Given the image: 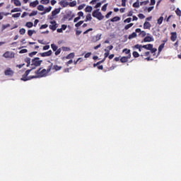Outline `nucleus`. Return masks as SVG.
Returning a JSON list of instances; mask_svg holds the SVG:
<instances>
[{"mask_svg":"<svg viewBox=\"0 0 181 181\" xmlns=\"http://www.w3.org/2000/svg\"><path fill=\"white\" fill-rule=\"evenodd\" d=\"M105 52H105V54H104V57H105V59H107L110 55V50L105 49Z\"/></svg>","mask_w":181,"mask_h":181,"instance_id":"30","label":"nucleus"},{"mask_svg":"<svg viewBox=\"0 0 181 181\" xmlns=\"http://www.w3.org/2000/svg\"><path fill=\"white\" fill-rule=\"evenodd\" d=\"M51 47H52L53 52H55L59 49L58 47L55 44H52Z\"/></svg>","mask_w":181,"mask_h":181,"instance_id":"27","label":"nucleus"},{"mask_svg":"<svg viewBox=\"0 0 181 181\" xmlns=\"http://www.w3.org/2000/svg\"><path fill=\"white\" fill-rule=\"evenodd\" d=\"M36 54H37V51H33V52L29 53V54H28V56H29L30 57H34Z\"/></svg>","mask_w":181,"mask_h":181,"instance_id":"40","label":"nucleus"},{"mask_svg":"<svg viewBox=\"0 0 181 181\" xmlns=\"http://www.w3.org/2000/svg\"><path fill=\"white\" fill-rule=\"evenodd\" d=\"M133 49H138V51L141 52L143 47H141V45L136 44V45H134V46L133 47Z\"/></svg>","mask_w":181,"mask_h":181,"instance_id":"17","label":"nucleus"},{"mask_svg":"<svg viewBox=\"0 0 181 181\" xmlns=\"http://www.w3.org/2000/svg\"><path fill=\"white\" fill-rule=\"evenodd\" d=\"M112 14V11H110L107 13V15L105 16L106 18H109L110 15Z\"/></svg>","mask_w":181,"mask_h":181,"instance_id":"63","label":"nucleus"},{"mask_svg":"<svg viewBox=\"0 0 181 181\" xmlns=\"http://www.w3.org/2000/svg\"><path fill=\"white\" fill-rule=\"evenodd\" d=\"M91 55V53L90 52H88L87 54H85V59H88L90 57V56Z\"/></svg>","mask_w":181,"mask_h":181,"instance_id":"61","label":"nucleus"},{"mask_svg":"<svg viewBox=\"0 0 181 181\" xmlns=\"http://www.w3.org/2000/svg\"><path fill=\"white\" fill-rule=\"evenodd\" d=\"M37 9H38L40 11H43L45 10V7L44 6L39 5Z\"/></svg>","mask_w":181,"mask_h":181,"instance_id":"46","label":"nucleus"},{"mask_svg":"<svg viewBox=\"0 0 181 181\" xmlns=\"http://www.w3.org/2000/svg\"><path fill=\"white\" fill-rule=\"evenodd\" d=\"M93 28H88L87 30H86V31L83 33V35H86L87 33H89V32L93 31Z\"/></svg>","mask_w":181,"mask_h":181,"instance_id":"56","label":"nucleus"},{"mask_svg":"<svg viewBox=\"0 0 181 181\" xmlns=\"http://www.w3.org/2000/svg\"><path fill=\"white\" fill-rule=\"evenodd\" d=\"M83 24V21H78V23L75 24V27L76 28H79Z\"/></svg>","mask_w":181,"mask_h":181,"instance_id":"45","label":"nucleus"},{"mask_svg":"<svg viewBox=\"0 0 181 181\" xmlns=\"http://www.w3.org/2000/svg\"><path fill=\"white\" fill-rule=\"evenodd\" d=\"M119 21H120V18L119 16H115L113 18L110 19V21L112 23H115V22H117Z\"/></svg>","mask_w":181,"mask_h":181,"instance_id":"18","label":"nucleus"},{"mask_svg":"<svg viewBox=\"0 0 181 181\" xmlns=\"http://www.w3.org/2000/svg\"><path fill=\"white\" fill-rule=\"evenodd\" d=\"M163 47H165V43L160 44L158 47V52L160 53L163 51Z\"/></svg>","mask_w":181,"mask_h":181,"instance_id":"32","label":"nucleus"},{"mask_svg":"<svg viewBox=\"0 0 181 181\" xmlns=\"http://www.w3.org/2000/svg\"><path fill=\"white\" fill-rule=\"evenodd\" d=\"M35 15H37V11H33L32 13H30L29 16L33 17L35 16Z\"/></svg>","mask_w":181,"mask_h":181,"instance_id":"38","label":"nucleus"},{"mask_svg":"<svg viewBox=\"0 0 181 181\" xmlns=\"http://www.w3.org/2000/svg\"><path fill=\"white\" fill-rule=\"evenodd\" d=\"M37 5H39L38 0H35V1L30 3V7H31V8H35Z\"/></svg>","mask_w":181,"mask_h":181,"instance_id":"15","label":"nucleus"},{"mask_svg":"<svg viewBox=\"0 0 181 181\" xmlns=\"http://www.w3.org/2000/svg\"><path fill=\"white\" fill-rule=\"evenodd\" d=\"M139 52H136V51H134L133 52V57H134V58H139Z\"/></svg>","mask_w":181,"mask_h":181,"instance_id":"35","label":"nucleus"},{"mask_svg":"<svg viewBox=\"0 0 181 181\" xmlns=\"http://www.w3.org/2000/svg\"><path fill=\"white\" fill-rule=\"evenodd\" d=\"M47 28H48L47 24L42 25L41 27H40V30L45 29Z\"/></svg>","mask_w":181,"mask_h":181,"instance_id":"52","label":"nucleus"},{"mask_svg":"<svg viewBox=\"0 0 181 181\" xmlns=\"http://www.w3.org/2000/svg\"><path fill=\"white\" fill-rule=\"evenodd\" d=\"M74 53L71 52V54H69L66 57V59H74Z\"/></svg>","mask_w":181,"mask_h":181,"instance_id":"28","label":"nucleus"},{"mask_svg":"<svg viewBox=\"0 0 181 181\" xmlns=\"http://www.w3.org/2000/svg\"><path fill=\"white\" fill-rule=\"evenodd\" d=\"M62 69V66H59L58 65L53 66L52 69L55 70V71H59Z\"/></svg>","mask_w":181,"mask_h":181,"instance_id":"22","label":"nucleus"},{"mask_svg":"<svg viewBox=\"0 0 181 181\" xmlns=\"http://www.w3.org/2000/svg\"><path fill=\"white\" fill-rule=\"evenodd\" d=\"M25 62L27 64L26 66L29 67L31 66V69L34 70L36 68L39 67L41 66L42 63V60L40 59L39 57H35L32 60L29 57H26L25 59Z\"/></svg>","mask_w":181,"mask_h":181,"instance_id":"2","label":"nucleus"},{"mask_svg":"<svg viewBox=\"0 0 181 181\" xmlns=\"http://www.w3.org/2000/svg\"><path fill=\"white\" fill-rule=\"evenodd\" d=\"M176 15L178 16L179 17L181 16V10L180 8H177L175 11Z\"/></svg>","mask_w":181,"mask_h":181,"instance_id":"43","label":"nucleus"},{"mask_svg":"<svg viewBox=\"0 0 181 181\" xmlns=\"http://www.w3.org/2000/svg\"><path fill=\"white\" fill-rule=\"evenodd\" d=\"M150 28H151V24L149 23V22H148V21H146V22H144V30H150Z\"/></svg>","mask_w":181,"mask_h":181,"instance_id":"13","label":"nucleus"},{"mask_svg":"<svg viewBox=\"0 0 181 181\" xmlns=\"http://www.w3.org/2000/svg\"><path fill=\"white\" fill-rule=\"evenodd\" d=\"M14 71L11 69V68H7V69L4 70V76H14Z\"/></svg>","mask_w":181,"mask_h":181,"instance_id":"5","label":"nucleus"},{"mask_svg":"<svg viewBox=\"0 0 181 181\" xmlns=\"http://www.w3.org/2000/svg\"><path fill=\"white\" fill-rule=\"evenodd\" d=\"M33 69H27L25 73L23 74L22 78H21V81H28L33 78H41L47 76L49 73H50L52 70V65L48 66V69H45L40 68L38 70H36L35 72V76H30L28 75Z\"/></svg>","mask_w":181,"mask_h":181,"instance_id":"1","label":"nucleus"},{"mask_svg":"<svg viewBox=\"0 0 181 181\" xmlns=\"http://www.w3.org/2000/svg\"><path fill=\"white\" fill-rule=\"evenodd\" d=\"M83 16H84V13L83 11H79L78 13V17L81 18V17H83Z\"/></svg>","mask_w":181,"mask_h":181,"instance_id":"54","label":"nucleus"},{"mask_svg":"<svg viewBox=\"0 0 181 181\" xmlns=\"http://www.w3.org/2000/svg\"><path fill=\"white\" fill-rule=\"evenodd\" d=\"M50 2V0H41V4L43 5H47Z\"/></svg>","mask_w":181,"mask_h":181,"instance_id":"37","label":"nucleus"},{"mask_svg":"<svg viewBox=\"0 0 181 181\" xmlns=\"http://www.w3.org/2000/svg\"><path fill=\"white\" fill-rule=\"evenodd\" d=\"M76 5H77L76 1H73L69 3V7H71V8H74V7H75Z\"/></svg>","mask_w":181,"mask_h":181,"instance_id":"20","label":"nucleus"},{"mask_svg":"<svg viewBox=\"0 0 181 181\" xmlns=\"http://www.w3.org/2000/svg\"><path fill=\"white\" fill-rule=\"evenodd\" d=\"M153 44H147L145 45H141V47H142L143 49H146L147 50L151 49L153 48Z\"/></svg>","mask_w":181,"mask_h":181,"instance_id":"14","label":"nucleus"},{"mask_svg":"<svg viewBox=\"0 0 181 181\" xmlns=\"http://www.w3.org/2000/svg\"><path fill=\"white\" fill-rule=\"evenodd\" d=\"M27 52H28V49H22L19 52L20 54H23V53H27Z\"/></svg>","mask_w":181,"mask_h":181,"instance_id":"53","label":"nucleus"},{"mask_svg":"<svg viewBox=\"0 0 181 181\" xmlns=\"http://www.w3.org/2000/svg\"><path fill=\"white\" fill-rule=\"evenodd\" d=\"M138 18H139L140 19H144L145 18V16H144L143 13H139L138 14Z\"/></svg>","mask_w":181,"mask_h":181,"instance_id":"58","label":"nucleus"},{"mask_svg":"<svg viewBox=\"0 0 181 181\" xmlns=\"http://www.w3.org/2000/svg\"><path fill=\"white\" fill-rule=\"evenodd\" d=\"M52 53L53 52L51 49H49V51L40 53L39 55L41 56L42 57H50Z\"/></svg>","mask_w":181,"mask_h":181,"instance_id":"7","label":"nucleus"},{"mask_svg":"<svg viewBox=\"0 0 181 181\" xmlns=\"http://www.w3.org/2000/svg\"><path fill=\"white\" fill-rule=\"evenodd\" d=\"M34 33H35V30H29L28 31V34L30 37H31Z\"/></svg>","mask_w":181,"mask_h":181,"instance_id":"44","label":"nucleus"},{"mask_svg":"<svg viewBox=\"0 0 181 181\" xmlns=\"http://www.w3.org/2000/svg\"><path fill=\"white\" fill-rule=\"evenodd\" d=\"M19 33H20V35H24L25 33V28H21L20 30H19Z\"/></svg>","mask_w":181,"mask_h":181,"instance_id":"42","label":"nucleus"},{"mask_svg":"<svg viewBox=\"0 0 181 181\" xmlns=\"http://www.w3.org/2000/svg\"><path fill=\"white\" fill-rule=\"evenodd\" d=\"M86 4H81V5H80V6H78V11H81V10H82V9H83L85 7H86Z\"/></svg>","mask_w":181,"mask_h":181,"instance_id":"49","label":"nucleus"},{"mask_svg":"<svg viewBox=\"0 0 181 181\" xmlns=\"http://www.w3.org/2000/svg\"><path fill=\"white\" fill-rule=\"evenodd\" d=\"M103 62H104V61H103V60L98 62L97 64H94L93 66L96 67L98 65H100V64H103Z\"/></svg>","mask_w":181,"mask_h":181,"instance_id":"57","label":"nucleus"},{"mask_svg":"<svg viewBox=\"0 0 181 181\" xmlns=\"http://www.w3.org/2000/svg\"><path fill=\"white\" fill-rule=\"evenodd\" d=\"M14 12H21V8H16L14 9H12V11H11V13H14Z\"/></svg>","mask_w":181,"mask_h":181,"instance_id":"39","label":"nucleus"},{"mask_svg":"<svg viewBox=\"0 0 181 181\" xmlns=\"http://www.w3.org/2000/svg\"><path fill=\"white\" fill-rule=\"evenodd\" d=\"M10 27H11V24H9V23H7L6 25H2V28H1V30L3 32L6 28H10Z\"/></svg>","mask_w":181,"mask_h":181,"instance_id":"21","label":"nucleus"},{"mask_svg":"<svg viewBox=\"0 0 181 181\" xmlns=\"http://www.w3.org/2000/svg\"><path fill=\"white\" fill-rule=\"evenodd\" d=\"M13 4L16 6H21V2L19 0H14Z\"/></svg>","mask_w":181,"mask_h":181,"instance_id":"26","label":"nucleus"},{"mask_svg":"<svg viewBox=\"0 0 181 181\" xmlns=\"http://www.w3.org/2000/svg\"><path fill=\"white\" fill-rule=\"evenodd\" d=\"M148 50L151 51V53H152L153 56H156V52L158 51V49L152 47V49H149Z\"/></svg>","mask_w":181,"mask_h":181,"instance_id":"31","label":"nucleus"},{"mask_svg":"<svg viewBox=\"0 0 181 181\" xmlns=\"http://www.w3.org/2000/svg\"><path fill=\"white\" fill-rule=\"evenodd\" d=\"M98 0H92V1L89 2L90 5H95Z\"/></svg>","mask_w":181,"mask_h":181,"instance_id":"62","label":"nucleus"},{"mask_svg":"<svg viewBox=\"0 0 181 181\" xmlns=\"http://www.w3.org/2000/svg\"><path fill=\"white\" fill-rule=\"evenodd\" d=\"M170 40L173 42H175L176 39L177 38V34L176 32L170 33Z\"/></svg>","mask_w":181,"mask_h":181,"instance_id":"10","label":"nucleus"},{"mask_svg":"<svg viewBox=\"0 0 181 181\" xmlns=\"http://www.w3.org/2000/svg\"><path fill=\"white\" fill-rule=\"evenodd\" d=\"M59 5H61L62 8H66L69 6V2L65 0H62L61 2H59Z\"/></svg>","mask_w":181,"mask_h":181,"instance_id":"12","label":"nucleus"},{"mask_svg":"<svg viewBox=\"0 0 181 181\" xmlns=\"http://www.w3.org/2000/svg\"><path fill=\"white\" fill-rule=\"evenodd\" d=\"M163 21V17L160 16L158 20H157V24H158L159 25L162 24Z\"/></svg>","mask_w":181,"mask_h":181,"instance_id":"34","label":"nucleus"},{"mask_svg":"<svg viewBox=\"0 0 181 181\" xmlns=\"http://www.w3.org/2000/svg\"><path fill=\"white\" fill-rule=\"evenodd\" d=\"M140 7L139 0H136V2L133 4V8H139Z\"/></svg>","mask_w":181,"mask_h":181,"instance_id":"24","label":"nucleus"},{"mask_svg":"<svg viewBox=\"0 0 181 181\" xmlns=\"http://www.w3.org/2000/svg\"><path fill=\"white\" fill-rule=\"evenodd\" d=\"M102 35V34H98L97 35L92 37V42L94 43L97 42L101 39Z\"/></svg>","mask_w":181,"mask_h":181,"instance_id":"9","label":"nucleus"},{"mask_svg":"<svg viewBox=\"0 0 181 181\" xmlns=\"http://www.w3.org/2000/svg\"><path fill=\"white\" fill-rule=\"evenodd\" d=\"M123 53L127 54V56H132V53L130 52V49H124Z\"/></svg>","mask_w":181,"mask_h":181,"instance_id":"23","label":"nucleus"},{"mask_svg":"<svg viewBox=\"0 0 181 181\" xmlns=\"http://www.w3.org/2000/svg\"><path fill=\"white\" fill-rule=\"evenodd\" d=\"M132 58V55H127V57H122L120 58L121 63H127L129 62V59Z\"/></svg>","mask_w":181,"mask_h":181,"instance_id":"8","label":"nucleus"},{"mask_svg":"<svg viewBox=\"0 0 181 181\" xmlns=\"http://www.w3.org/2000/svg\"><path fill=\"white\" fill-rule=\"evenodd\" d=\"M49 49H50V45H45V47H43L42 49L43 51H47Z\"/></svg>","mask_w":181,"mask_h":181,"instance_id":"51","label":"nucleus"},{"mask_svg":"<svg viewBox=\"0 0 181 181\" xmlns=\"http://www.w3.org/2000/svg\"><path fill=\"white\" fill-rule=\"evenodd\" d=\"M25 26L30 28L34 25H33V23L32 22H27L26 24H25Z\"/></svg>","mask_w":181,"mask_h":181,"instance_id":"36","label":"nucleus"},{"mask_svg":"<svg viewBox=\"0 0 181 181\" xmlns=\"http://www.w3.org/2000/svg\"><path fill=\"white\" fill-rule=\"evenodd\" d=\"M21 13H16L13 14L12 17L13 18H19V17H21Z\"/></svg>","mask_w":181,"mask_h":181,"instance_id":"47","label":"nucleus"},{"mask_svg":"<svg viewBox=\"0 0 181 181\" xmlns=\"http://www.w3.org/2000/svg\"><path fill=\"white\" fill-rule=\"evenodd\" d=\"M134 25V23H129L124 26V30H128L130 28Z\"/></svg>","mask_w":181,"mask_h":181,"instance_id":"33","label":"nucleus"},{"mask_svg":"<svg viewBox=\"0 0 181 181\" xmlns=\"http://www.w3.org/2000/svg\"><path fill=\"white\" fill-rule=\"evenodd\" d=\"M3 57L4 59H14L15 54H14V52H11L10 51H6L3 54Z\"/></svg>","mask_w":181,"mask_h":181,"instance_id":"4","label":"nucleus"},{"mask_svg":"<svg viewBox=\"0 0 181 181\" xmlns=\"http://www.w3.org/2000/svg\"><path fill=\"white\" fill-rule=\"evenodd\" d=\"M140 35H141L142 37H146V31H141L140 33Z\"/></svg>","mask_w":181,"mask_h":181,"instance_id":"60","label":"nucleus"},{"mask_svg":"<svg viewBox=\"0 0 181 181\" xmlns=\"http://www.w3.org/2000/svg\"><path fill=\"white\" fill-rule=\"evenodd\" d=\"M62 51H64V52L71 51V49L68 47H62Z\"/></svg>","mask_w":181,"mask_h":181,"instance_id":"48","label":"nucleus"},{"mask_svg":"<svg viewBox=\"0 0 181 181\" xmlns=\"http://www.w3.org/2000/svg\"><path fill=\"white\" fill-rule=\"evenodd\" d=\"M132 18H128L124 21V23H130L132 22Z\"/></svg>","mask_w":181,"mask_h":181,"instance_id":"55","label":"nucleus"},{"mask_svg":"<svg viewBox=\"0 0 181 181\" xmlns=\"http://www.w3.org/2000/svg\"><path fill=\"white\" fill-rule=\"evenodd\" d=\"M92 16L97 18L98 21H103L104 19V16L101 13L100 9L93 11V12H92Z\"/></svg>","mask_w":181,"mask_h":181,"instance_id":"3","label":"nucleus"},{"mask_svg":"<svg viewBox=\"0 0 181 181\" xmlns=\"http://www.w3.org/2000/svg\"><path fill=\"white\" fill-rule=\"evenodd\" d=\"M60 13V8H55L54 11H52V16L54 17Z\"/></svg>","mask_w":181,"mask_h":181,"instance_id":"16","label":"nucleus"},{"mask_svg":"<svg viewBox=\"0 0 181 181\" xmlns=\"http://www.w3.org/2000/svg\"><path fill=\"white\" fill-rule=\"evenodd\" d=\"M52 25H49V28L50 30L54 31L57 30V28H58V24L57 23V21H51L49 22Z\"/></svg>","mask_w":181,"mask_h":181,"instance_id":"6","label":"nucleus"},{"mask_svg":"<svg viewBox=\"0 0 181 181\" xmlns=\"http://www.w3.org/2000/svg\"><path fill=\"white\" fill-rule=\"evenodd\" d=\"M107 4H105L103 6H102V11L105 12L107 11Z\"/></svg>","mask_w":181,"mask_h":181,"instance_id":"50","label":"nucleus"},{"mask_svg":"<svg viewBox=\"0 0 181 181\" xmlns=\"http://www.w3.org/2000/svg\"><path fill=\"white\" fill-rule=\"evenodd\" d=\"M51 10H52V6H49L48 8H46L44 11H45V12H50L51 11Z\"/></svg>","mask_w":181,"mask_h":181,"instance_id":"59","label":"nucleus"},{"mask_svg":"<svg viewBox=\"0 0 181 181\" xmlns=\"http://www.w3.org/2000/svg\"><path fill=\"white\" fill-rule=\"evenodd\" d=\"M153 37L146 36V37L144 38V40L141 41V43H143V42H153Z\"/></svg>","mask_w":181,"mask_h":181,"instance_id":"11","label":"nucleus"},{"mask_svg":"<svg viewBox=\"0 0 181 181\" xmlns=\"http://www.w3.org/2000/svg\"><path fill=\"white\" fill-rule=\"evenodd\" d=\"M93 11V7L91 6H87L85 8V12L90 13Z\"/></svg>","mask_w":181,"mask_h":181,"instance_id":"19","label":"nucleus"},{"mask_svg":"<svg viewBox=\"0 0 181 181\" xmlns=\"http://www.w3.org/2000/svg\"><path fill=\"white\" fill-rule=\"evenodd\" d=\"M101 6V3H97V4H95V8H100Z\"/></svg>","mask_w":181,"mask_h":181,"instance_id":"64","label":"nucleus"},{"mask_svg":"<svg viewBox=\"0 0 181 181\" xmlns=\"http://www.w3.org/2000/svg\"><path fill=\"white\" fill-rule=\"evenodd\" d=\"M93 18L91 17L90 13H88L87 16H86V20L85 22H88L89 21H91Z\"/></svg>","mask_w":181,"mask_h":181,"instance_id":"25","label":"nucleus"},{"mask_svg":"<svg viewBox=\"0 0 181 181\" xmlns=\"http://www.w3.org/2000/svg\"><path fill=\"white\" fill-rule=\"evenodd\" d=\"M62 52V49L59 48L58 49H57L54 52L55 56H58L59 54H60V53Z\"/></svg>","mask_w":181,"mask_h":181,"instance_id":"41","label":"nucleus"},{"mask_svg":"<svg viewBox=\"0 0 181 181\" xmlns=\"http://www.w3.org/2000/svg\"><path fill=\"white\" fill-rule=\"evenodd\" d=\"M136 33H132V35H129V36H128V39L132 40L133 38H136Z\"/></svg>","mask_w":181,"mask_h":181,"instance_id":"29","label":"nucleus"}]
</instances>
